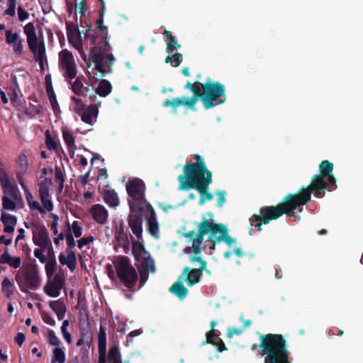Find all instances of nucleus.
Listing matches in <instances>:
<instances>
[{
    "mask_svg": "<svg viewBox=\"0 0 363 363\" xmlns=\"http://www.w3.org/2000/svg\"><path fill=\"white\" fill-rule=\"evenodd\" d=\"M145 189L144 182L138 178L130 179L126 184L127 192L130 197L129 225L138 238V241L133 244V254L137 262L142 285L147 279V273L155 271V262L140 241L143 233L142 211L145 206L150 205L145 199Z\"/></svg>",
    "mask_w": 363,
    "mask_h": 363,
    "instance_id": "nucleus-1",
    "label": "nucleus"
},
{
    "mask_svg": "<svg viewBox=\"0 0 363 363\" xmlns=\"http://www.w3.org/2000/svg\"><path fill=\"white\" fill-rule=\"evenodd\" d=\"M333 164L328 160L323 161L320 164V175L315 176L308 188L303 189L300 194L289 195L285 203L277 206H268L260 210V216L254 215L250 219L252 225L261 230V223L264 224L271 220L277 219L283 213H289L294 211L297 206L306 203L311 199V194L313 190H316L315 196L322 197L324 194V189L327 184L324 180L325 177L328 176V181L330 184H335V179L332 174Z\"/></svg>",
    "mask_w": 363,
    "mask_h": 363,
    "instance_id": "nucleus-2",
    "label": "nucleus"
},
{
    "mask_svg": "<svg viewBox=\"0 0 363 363\" xmlns=\"http://www.w3.org/2000/svg\"><path fill=\"white\" fill-rule=\"evenodd\" d=\"M209 235V240L212 242H225L231 250L226 251L224 254L225 258H229L230 255L234 253L238 257L242 256L243 253L240 247L236 245L235 239L228 235L227 228L223 225L216 224L213 220V214L207 213L203 221L199 225V233H190L188 235L192 240V246L185 249L186 253L194 252L197 255L201 249L204 235Z\"/></svg>",
    "mask_w": 363,
    "mask_h": 363,
    "instance_id": "nucleus-3",
    "label": "nucleus"
},
{
    "mask_svg": "<svg viewBox=\"0 0 363 363\" xmlns=\"http://www.w3.org/2000/svg\"><path fill=\"white\" fill-rule=\"evenodd\" d=\"M196 158V163L192 165L186 164L184 167V175L179 177V189H196L201 194L200 204H203L213 198L211 194L207 192L208 186L212 182L211 173L206 169L203 158L199 155Z\"/></svg>",
    "mask_w": 363,
    "mask_h": 363,
    "instance_id": "nucleus-4",
    "label": "nucleus"
},
{
    "mask_svg": "<svg viewBox=\"0 0 363 363\" xmlns=\"http://www.w3.org/2000/svg\"><path fill=\"white\" fill-rule=\"evenodd\" d=\"M186 87L192 90L196 96L202 97V101L206 108H210L225 101V88L218 82L208 80L204 84L189 83Z\"/></svg>",
    "mask_w": 363,
    "mask_h": 363,
    "instance_id": "nucleus-5",
    "label": "nucleus"
},
{
    "mask_svg": "<svg viewBox=\"0 0 363 363\" xmlns=\"http://www.w3.org/2000/svg\"><path fill=\"white\" fill-rule=\"evenodd\" d=\"M16 281L23 292L28 293L30 290L37 289L41 282L38 267L33 264L25 266L17 272Z\"/></svg>",
    "mask_w": 363,
    "mask_h": 363,
    "instance_id": "nucleus-6",
    "label": "nucleus"
},
{
    "mask_svg": "<svg viewBox=\"0 0 363 363\" xmlns=\"http://www.w3.org/2000/svg\"><path fill=\"white\" fill-rule=\"evenodd\" d=\"M2 190L4 194L2 198V205L4 209L17 211L23 208V201L16 184L3 178Z\"/></svg>",
    "mask_w": 363,
    "mask_h": 363,
    "instance_id": "nucleus-7",
    "label": "nucleus"
},
{
    "mask_svg": "<svg viewBox=\"0 0 363 363\" xmlns=\"http://www.w3.org/2000/svg\"><path fill=\"white\" fill-rule=\"evenodd\" d=\"M59 68L65 79L72 80L77 73L75 59L71 52L67 49L59 52Z\"/></svg>",
    "mask_w": 363,
    "mask_h": 363,
    "instance_id": "nucleus-8",
    "label": "nucleus"
},
{
    "mask_svg": "<svg viewBox=\"0 0 363 363\" xmlns=\"http://www.w3.org/2000/svg\"><path fill=\"white\" fill-rule=\"evenodd\" d=\"M116 269L120 279L129 288L134 286L138 275L135 269L126 258H121L116 263Z\"/></svg>",
    "mask_w": 363,
    "mask_h": 363,
    "instance_id": "nucleus-9",
    "label": "nucleus"
},
{
    "mask_svg": "<svg viewBox=\"0 0 363 363\" xmlns=\"http://www.w3.org/2000/svg\"><path fill=\"white\" fill-rule=\"evenodd\" d=\"M28 45L32 52L34 59L38 62L40 70L45 71L47 65V57L45 53V47L42 36L27 40Z\"/></svg>",
    "mask_w": 363,
    "mask_h": 363,
    "instance_id": "nucleus-10",
    "label": "nucleus"
},
{
    "mask_svg": "<svg viewBox=\"0 0 363 363\" xmlns=\"http://www.w3.org/2000/svg\"><path fill=\"white\" fill-rule=\"evenodd\" d=\"M64 284V278L60 274H56L52 278L47 279L43 286V291L49 297L57 298L60 295Z\"/></svg>",
    "mask_w": 363,
    "mask_h": 363,
    "instance_id": "nucleus-11",
    "label": "nucleus"
},
{
    "mask_svg": "<svg viewBox=\"0 0 363 363\" xmlns=\"http://www.w3.org/2000/svg\"><path fill=\"white\" fill-rule=\"evenodd\" d=\"M33 240L35 245L40 247H47L50 244L48 230L43 226H33L32 228Z\"/></svg>",
    "mask_w": 363,
    "mask_h": 363,
    "instance_id": "nucleus-12",
    "label": "nucleus"
},
{
    "mask_svg": "<svg viewBox=\"0 0 363 363\" xmlns=\"http://www.w3.org/2000/svg\"><path fill=\"white\" fill-rule=\"evenodd\" d=\"M52 169L43 168L42 169V174L44 175V178L40 177L39 182V195L50 194L52 191Z\"/></svg>",
    "mask_w": 363,
    "mask_h": 363,
    "instance_id": "nucleus-13",
    "label": "nucleus"
},
{
    "mask_svg": "<svg viewBox=\"0 0 363 363\" xmlns=\"http://www.w3.org/2000/svg\"><path fill=\"white\" fill-rule=\"evenodd\" d=\"M91 57L94 63L95 69L101 73L99 77L104 76L106 70L104 68V66H108L110 65L113 60L112 56L109 54H106L104 56H101V55H98L95 51H93L91 54Z\"/></svg>",
    "mask_w": 363,
    "mask_h": 363,
    "instance_id": "nucleus-14",
    "label": "nucleus"
},
{
    "mask_svg": "<svg viewBox=\"0 0 363 363\" xmlns=\"http://www.w3.org/2000/svg\"><path fill=\"white\" fill-rule=\"evenodd\" d=\"M6 40L14 53L18 55L21 54L23 50L22 40L16 33L10 30H6Z\"/></svg>",
    "mask_w": 363,
    "mask_h": 363,
    "instance_id": "nucleus-15",
    "label": "nucleus"
},
{
    "mask_svg": "<svg viewBox=\"0 0 363 363\" xmlns=\"http://www.w3.org/2000/svg\"><path fill=\"white\" fill-rule=\"evenodd\" d=\"M98 113V107L96 105H91L85 108L79 115L84 123L92 125L96 121Z\"/></svg>",
    "mask_w": 363,
    "mask_h": 363,
    "instance_id": "nucleus-16",
    "label": "nucleus"
},
{
    "mask_svg": "<svg viewBox=\"0 0 363 363\" xmlns=\"http://www.w3.org/2000/svg\"><path fill=\"white\" fill-rule=\"evenodd\" d=\"M29 167L28 160L25 154H21L16 162V177L19 184L24 182V176L27 173Z\"/></svg>",
    "mask_w": 363,
    "mask_h": 363,
    "instance_id": "nucleus-17",
    "label": "nucleus"
},
{
    "mask_svg": "<svg viewBox=\"0 0 363 363\" xmlns=\"http://www.w3.org/2000/svg\"><path fill=\"white\" fill-rule=\"evenodd\" d=\"M201 274L202 271L200 269L189 270L188 268H185L180 277V280L186 281L189 286H192L199 282Z\"/></svg>",
    "mask_w": 363,
    "mask_h": 363,
    "instance_id": "nucleus-18",
    "label": "nucleus"
},
{
    "mask_svg": "<svg viewBox=\"0 0 363 363\" xmlns=\"http://www.w3.org/2000/svg\"><path fill=\"white\" fill-rule=\"evenodd\" d=\"M144 211H147L150 213V217L147 220V228L150 233L155 237H157L159 234V225L156 218L155 213L151 205L145 206V208L142 211V213Z\"/></svg>",
    "mask_w": 363,
    "mask_h": 363,
    "instance_id": "nucleus-19",
    "label": "nucleus"
},
{
    "mask_svg": "<svg viewBox=\"0 0 363 363\" xmlns=\"http://www.w3.org/2000/svg\"><path fill=\"white\" fill-rule=\"evenodd\" d=\"M59 261L62 265H66L71 271L76 268L77 259L72 250H67L65 253L60 254Z\"/></svg>",
    "mask_w": 363,
    "mask_h": 363,
    "instance_id": "nucleus-20",
    "label": "nucleus"
},
{
    "mask_svg": "<svg viewBox=\"0 0 363 363\" xmlns=\"http://www.w3.org/2000/svg\"><path fill=\"white\" fill-rule=\"evenodd\" d=\"M90 213L93 219L99 223L104 224L108 218V211L101 205H94L91 209Z\"/></svg>",
    "mask_w": 363,
    "mask_h": 363,
    "instance_id": "nucleus-21",
    "label": "nucleus"
},
{
    "mask_svg": "<svg viewBox=\"0 0 363 363\" xmlns=\"http://www.w3.org/2000/svg\"><path fill=\"white\" fill-rule=\"evenodd\" d=\"M62 133L63 140L68 147L69 154L71 157L74 158V150L76 149L74 137L67 128H62Z\"/></svg>",
    "mask_w": 363,
    "mask_h": 363,
    "instance_id": "nucleus-22",
    "label": "nucleus"
},
{
    "mask_svg": "<svg viewBox=\"0 0 363 363\" xmlns=\"http://www.w3.org/2000/svg\"><path fill=\"white\" fill-rule=\"evenodd\" d=\"M1 220L4 224V232L7 233H13L17 222L16 216L3 213L1 214Z\"/></svg>",
    "mask_w": 363,
    "mask_h": 363,
    "instance_id": "nucleus-23",
    "label": "nucleus"
},
{
    "mask_svg": "<svg viewBox=\"0 0 363 363\" xmlns=\"http://www.w3.org/2000/svg\"><path fill=\"white\" fill-rule=\"evenodd\" d=\"M0 262L1 264H8L13 268H18L21 266V259L19 257L11 256L6 250L0 257Z\"/></svg>",
    "mask_w": 363,
    "mask_h": 363,
    "instance_id": "nucleus-24",
    "label": "nucleus"
},
{
    "mask_svg": "<svg viewBox=\"0 0 363 363\" xmlns=\"http://www.w3.org/2000/svg\"><path fill=\"white\" fill-rule=\"evenodd\" d=\"M106 333L101 327L99 333V352L100 354L99 363H106L105 353H106Z\"/></svg>",
    "mask_w": 363,
    "mask_h": 363,
    "instance_id": "nucleus-25",
    "label": "nucleus"
},
{
    "mask_svg": "<svg viewBox=\"0 0 363 363\" xmlns=\"http://www.w3.org/2000/svg\"><path fill=\"white\" fill-rule=\"evenodd\" d=\"M50 306L56 313L59 320L64 318L66 312V308L65 304L60 300L50 301Z\"/></svg>",
    "mask_w": 363,
    "mask_h": 363,
    "instance_id": "nucleus-26",
    "label": "nucleus"
},
{
    "mask_svg": "<svg viewBox=\"0 0 363 363\" xmlns=\"http://www.w3.org/2000/svg\"><path fill=\"white\" fill-rule=\"evenodd\" d=\"M67 234H70L71 235L75 237L76 238H80L82 235V225L77 220L73 221L72 224L67 223Z\"/></svg>",
    "mask_w": 363,
    "mask_h": 363,
    "instance_id": "nucleus-27",
    "label": "nucleus"
},
{
    "mask_svg": "<svg viewBox=\"0 0 363 363\" xmlns=\"http://www.w3.org/2000/svg\"><path fill=\"white\" fill-rule=\"evenodd\" d=\"M171 292L179 298H185L188 294L186 288L180 281L174 283L170 288Z\"/></svg>",
    "mask_w": 363,
    "mask_h": 363,
    "instance_id": "nucleus-28",
    "label": "nucleus"
},
{
    "mask_svg": "<svg viewBox=\"0 0 363 363\" xmlns=\"http://www.w3.org/2000/svg\"><path fill=\"white\" fill-rule=\"evenodd\" d=\"M16 290L13 282L9 278L6 277L1 283V291L6 297H11Z\"/></svg>",
    "mask_w": 363,
    "mask_h": 363,
    "instance_id": "nucleus-29",
    "label": "nucleus"
},
{
    "mask_svg": "<svg viewBox=\"0 0 363 363\" xmlns=\"http://www.w3.org/2000/svg\"><path fill=\"white\" fill-rule=\"evenodd\" d=\"M111 91V85L107 80H101L98 87L96 88V92L101 96L105 97L108 95Z\"/></svg>",
    "mask_w": 363,
    "mask_h": 363,
    "instance_id": "nucleus-30",
    "label": "nucleus"
},
{
    "mask_svg": "<svg viewBox=\"0 0 363 363\" xmlns=\"http://www.w3.org/2000/svg\"><path fill=\"white\" fill-rule=\"evenodd\" d=\"M45 264V269L47 279L52 278L53 274L56 269V264H57V262L54 257V255L49 257L48 259L46 260Z\"/></svg>",
    "mask_w": 363,
    "mask_h": 363,
    "instance_id": "nucleus-31",
    "label": "nucleus"
},
{
    "mask_svg": "<svg viewBox=\"0 0 363 363\" xmlns=\"http://www.w3.org/2000/svg\"><path fill=\"white\" fill-rule=\"evenodd\" d=\"M108 363H122L121 356L118 346H114L109 350Z\"/></svg>",
    "mask_w": 363,
    "mask_h": 363,
    "instance_id": "nucleus-32",
    "label": "nucleus"
},
{
    "mask_svg": "<svg viewBox=\"0 0 363 363\" xmlns=\"http://www.w3.org/2000/svg\"><path fill=\"white\" fill-rule=\"evenodd\" d=\"M164 35L168 39V42L167 43V52L171 53L180 48V45L177 43V42H176L174 38L169 31L166 30L164 32Z\"/></svg>",
    "mask_w": 363,
    "mask_h": 363,
    "instance_id": "nucleus-33",
    "label": "nucleus"
},
{
    "mask_svg": "<svg viewBox=\"0 0 363 363\" xmlns=\"http://www.w3.org/2000/svg\"><path fill=\"white\" fill-rule=\"evenodd\" d=\"M71 108L77 114H79L84 108L85 106L82 99L77 96H72Z\"/></svg>",
    "mask_w": 363,
    "mask_h": 363,
    "instance_id": "nucleus-34",
    "label": "nucleus"
},
{
    "mask_svg": "<svg viewBox=\"0 0 363 363\" xmlns=\"http://www.w3.org/2000/svg\"><path fill=\"white\" fill-rule=\"evenodd\" d=\"M104 199L112 207L117 206L119 203L118 196L114 191H106L104 194Z\"/></svg>",
    "mask_w": 363,
    "mask_h": 363,
    "instance_id": "nucleus-35",
    "label": "nucleus"
},
{
    "mask_svg": "<svg viewBox=\"0 0 363 363\" xmlns=\"http://www.w3.org/2000/svg\"><path fill=\"white\" fill-rule=\"evenodd\" d=\"M65 362V353L60 347H55L53 350L52 363H64Z\"/></svg>",
    "mask_w": 363,
    "mask_h": 363,
    "instance_id": "nucleus-36",
    "label": "nucleus"
},
{
    "mask_svg": "<svg viewBox=\"0 0 363 363\" xmlns=\"http://www.w3.org/2000/svg\"><path fill=\"white\" fill-rule=\"evenodd\" d=\"M40 201L44 208V213L51 211L53 209V203L50 199V194L39 195Z\"/></svg>",
    "mask_w": 363,
    "mask_h": 363,
    "instance_id": "nucleus-37",
    "label": "nucleus"
},
{
    "mask_svg": "<svg viewBox=\"0 0 363 363\" xmlns=\"http://www.w3.org/2000/svg\"><path fill=\"white\" fill-rule=\"evenodd\" d=\"M24 33L26 35L27 40L38 37L35 33V26L32 23H28L25 26Z\"/></svg>",
    "mask_w": 363,
    "mask_h": 363,
    "instance_id": "nucleus-38",
    "label": "nucleus"
},
{
    "mask_svg": "<svg viewBox=\"0 0 363 363\" xmlns=\"http://www.w3.org/2000/svg\"><path fill=\"white\" fill-rule=\"evenodd\" d=\"M182 61V55L175 53L172 56H167L165 59L167 63H171L174 67H178Z\"/></svg>",
    "mask_w": 363,
    "mask_h": 363,
    "instance_id": "nucleus-39",
    "label": "nucleus"
},
{
    "mask_svg": "<svg viewBox=\"0 0 363 363\" xmlns=\"http://www.w3.org/2000/svg\"><path fill=\"white\" fill-rule=\"evenodd\" d=\"M46 247H40L35 249L33 254L34 256L38 259L41 263H45L48 258L45 255V249Z\"/></svg>",
    "mask_w": 363,
    "mask_h": 363,
    "instance_id": "nucleus-40",
    "label": "nucleus"
},
{
    "mask_svg": "<svg viewBox=\"0 0 363 363\" xmlns=\"http://www.w3.org/2000/svg\"><path fill=\"white\" fill-rule=\"evenodd\" d=\"M199 97V96H196V95H194V97H191V98L182 97V98H181L182 105H184V106H186L193 108V107L195 105L196 102L197 101Z\"/></svg>",
    "mask_w": 363,
    "mask_h": 363,
    "instance_id": "nucleus-41",
    "label": "nucleus"
},
{
    "mask_svg": "<svg viewBox=\"0 0 363 363\" xmlns=\"http://www.w3.org/2000/svg\"><path fill=\"white\" fill-rule=\"evenodd\" d=\"M19 184L21 185V186L22 187V189L24 191L25 197L27 201L28 205L30 204V203L35 200L31 192L29 191V189L26 186L25 182H21V184Z\"/></svg>",
    "mask_w": 363,
    "mask_h": 363,
    "instance_id": "nucleus-42",
    "label": "nucleus"
},
{
    "mask_svg": "<svg viewBox=\"0 0 363 363\" xmlns=\"http://www.w3.org/2000/svg\"><path fill=\"white\" fill-rule=\"evenodd\" d=\"M71 85L72 89L75 94H80L82 93L83 84L79 79H76Z\"/></svg>",
    "mask_w": 363,
    "mask_h": 363,
    "instance_id": "nucleus-43",
    "label": "nucleus"
},
{
    "mask_svg": "<svg viewBox=\"0 0 363 363\" xmlns=\"http://www.w3.org/2000/svg\"><path fill=\"white\" fill-rule=\"evenodd\" d=\"M48 342L52 345H58L60 344V340L53 330H50L48 331Z\"/></svg>",
    "mask_w": 363,
    "mask_h": 363,
    "instance_id": "nucleus-44",
    "label": "nucleus"
},
{
    "mask_svg": "<svg viewBox=\"0 0 363 363\" xmlns=\"http://www.w3.org/2000/svg\"><path fill=\"white\" fill-rule=\"evenodd\" d=\"M94 241V238L92 236H89L86 238H82L77 241V245L79 249H82L84 246L88 245L89 243Z\"/></svg>",
    "mask_w": 363,
    "mask_h": 363,
    "instance_id": "nucleus-45",
    "label": "nucleus"
},
{
    "mask_svg": "<svg viewBox=\"0 0 363 363\" xmlns=\"http://www.w3.org/2000/svg\"><path fill=\"white\" fill-rule=\"evenodd\" d=\"M211 325L212 327V330L206 334L207 342H209V343H212L213 339L214 337H217V336L214 333V330H213L214 327L216 326V325H217V322L211 321Z\"/></svg>",
    "mask_w": 363,
    "mask_h": 363,
    "instance_id": "nucleus-46",
    "label": "nucleus"
},
{
    "mask_svg": "<svg viewBox=\"0 0 363 363\" xmlns=\"http://www.w3.org/2000/svg\"><path fill=\"white\" fill-rule=\"evenodd\" d=\"M28 206L33 211L35 210L40 213H44V208H43L40 204L35 200L33 201Z\"/></svg>",
    "mask_w": 363,
    "mask_h": 363,
    "instance_id": "nucleus-47",
    "label": "nucleus"
},
{
    "mask_svg": "<svg viewBox=\"0 0 363 363\" xmlns=\"http://www.w3.org/2000/svg\"><path fill=\"white\" fill-rule=\"evenodd\" d=\"M74 236L71 235L70 234L66 233V242L68 247L67 250H72L74 247L75 246V240H74Z\"/></svg>",
    "mask_w": 363,
    "mask_h": 363,
    "instance_id": "nucleus-48",
    "label": "nucleus"
},
{
    "mask_svg": "<svg viewBox=\"0 0 363 363\" xmlns=\"http://www.w3.org/2000/svg\"><path fill=\"white\" fill-rule=\"evenodd\" d=\"M141 334V331L140 330H133L132 332H130L127 337H126V343H125V345L126 346H128L131 342H132V339L133 337H136L139 335Z\"/></svg>",
    "mask_w": 363,
    "mask_h": 363,
    "instance_id": "nucleus-49",
    "label": "nucleus"
},
{
    "mask_svg": "<svg viewBox=\"0 0 363 363\" xmlns=\"http://www.w3.org/2000/svg\"><path fill=\"white\" fill-rule=\"evenodd\" d=\"M18 19L21 21H26L28 18V13L21 6L18 8Z\"/></svg>",
    "mask_w": 363,
    "mask_h": 363,
    "instance_id": "nucleus-50",
    "label": "nucleus"
},
{
    "mask_svg": "<svg viewBox=\"0 0 363 363\" xmlns=\"http://www.w3.org/2000/svg\"><path fill=\"white\" fill-rule=\"evenodd\" d=\"M182 105L181 99H174L172 101H167L164 104V106L167 107L169 106H173L174 108L179 106Z\"/></svg>",
    "mask_w": 363,
    "mask_h": 363,
    "instance_id": "nucleus-51",
    "label": "nucleus"
},
{
    "mask_svg": "<svg viewBox=\"0 0 363 363\" xmlns=\"http://www.w3.org/2000/svg\"><path fill=\"white\" fill-rule=\"evenodd\" d=\"M42 318L43 320V321L48 324V325H54L55 324V320L52 318V317L48 314V313H42Z\"/></svg>",
    "mask_w": 363,
    "mask_h": 363,
    "instance_id": "nucleus-52",
    "label": "nucleus"
},
{
    "mask_svg": "<svg viewBox=\"0 0 363 363\" xmlns=\"http://www.w3.org/2000/svg\"><path fill=\"white\" fill-rule=\"evenodd\" d=\"M54 235L56 237L54 238L53 242L56 245H58L66 238V234H64L63 233H57V234Z\"/></svg>",
    "mask_w": 363,
    "mask_h": 363,
    "instance_id": "nucleus-53",
    "label": "nucleus"
},
{
    "mask_svg": "<svg viewBox=\"0 0 363 363\" xmlns=\"http://www.w3.org/2000/svg\"><path fill=\"white\" fill-rule=\"evenodd\" d=\"M225 195H226V193L224 191H218L217 193V196H218V203L219 206H222L223 203H225Z\"/></svg>",
    "mask_w": 363,
    "mask_h": 363,
    "instance_id": "nucleus-54",
    "label": "nucleus"
},
{
    "mask_svg": "<svg viewBox=\"0 0 363 363\" xmlns=\"http://www.w3.org/2000/svg\"><path fill=\"white\" fill-rule=\"evenodd\" d=\"M45 143L49 150H55L57 147V144L55 141H53L50 137L46 138Z\"/></svg>",
    "mask_w": 363,
    "mask_h": 363,
    "instance_id": "nucleus-55",
    "label": "nucleus"
},
{
    "mask_svg": "<svg viewBox=\"0 0 363 363\" xmlns=\"http://www.w3.org/2000/svg\"><path fill=\"white\" fill-rule=\"evenodd\" d=\"M25 340H26V337H25L24 334L22 333H18L15 338L16 343L19 346L22 345V344L24 342Z\"/></svg>",
    "mask_w": 363,
    "mask_h": 363,
    "instance_id": "nucleus-56",
    "label": "nucleus"
},
{
    "mask_svg": "<svg viewBox=\"0 0 363 363\" xmlns=\"http://www.w3.org/2000/svg\"><path fill=\"white\" fill-rule=\"evenodd\" d=\"M62 335L65 340V341L68 344H71L72 342V337L70 333L68 332L67 329H61Z\"/></svg>",
    "mask_w": 363,
    "mask_h": 363,
    "instance_id": "nucleus-57",
    "label": "nucleus"
},
{
    "mask_svg": "<svg viewBox=\"0 0 363 363\" xmlns=\"http://www.w3.org/2000/svg\"><path fill=\"white\" fill-rule=\"evenodd\" d=\"M74 160L78 161L83 167H86L88 164V161L84 155H77Z\"/></svg>",
    "mask_w": 363,
    "mask_h": 363,
    "instance_id": "nucleus-58",
    "label": "nucleus"
},
{
    "mask_svg": "<svg viewBox=\"0 0 363 363\" xmlns=\"http://www.w3.org/2000/svg\"><path fill=\"white\" fill-rule=\"evenodd\" d=\"M6 13L11 16H14L16 13V6H9Z\"/></svg>",
    "mask_w": 363,
    "mask_h": 363,
    "instance_id": "nucleus-59",
    "label": "nucleus"
},
{
    "mask_svg": "<svg viewBox=\"0 0 363 363\" xmlns=\"http://www.w3.org/2000/svg\"><path fill=\"white\" fill-rule=\"evenodd\" d=\"M3 178H5L6 179V180L8 182H11L9 179V177L7 176V174H6V172H4V169H2L1 168H0V182H1V186H2V179Z\"/></svg>",
    "mask_w": 363,
    "mask_h": 363,
    "instance_id": "nucleus-60",
    "label": "nucleus"
},
{
    "mask_svg": "<svg viewBox=\"0 0 363 363\" xmlns=\"http://www.w3.org/2000/svg\"><path fill=\"white\" fill-rule=\"evenodd\" d=\"M50 228L53 234H57V233H60L58 230V223H51Z\"/></svg>",
    "mask_w": 363,
    "mask_h": 363,
    "instance_id": "nucleus-61",
    "label": "nucleus"
},
{
    "mask_svg": "<svg viewBox=\"0 0 363 363\" xmlns=\"http://www.w3.org/2000/svg\"><path fill=\"white\" fill-rule=\"evenodd\" d=\"M50 101L53 109H57L58 104L56 99L54 97L52 94L50 96Z\"/></svg>",
    "mask_w": 363,
    "mask_h": 363,
    "instance_id": "nucleus-62",
    "label": "nucleus"
},
{
    "mask_svg": "<svg viewBox=\"0 0 363 363\" xmlns=\"http://www.w3.org/2000/svg\"><path fill=\"white\" fill-rule=\"evenodd\" d=\"M0 242L4 243L6 245H8L11 242V238H6L4 236H0Z\"/></svg>",
    "mask_w": 363,
    "mask_h": 363,
    "instance_id": "nucleus-63",
    "label": "nucleus"
},
{
    "mask_svg": "<svg viewBox=\"0 0 363 363\" xmlns=\"http://www.w3.org/2000/svg\"><path fill=\"white\" fill-rule=\"evenodd\" d=\"M10 99L13 104H14V105L17 104L18 94L15 91H13L10 96Z\"/></svg>",
    "mask_w": 363,
    "mask_h": 363,
    "instance_id": "nucleus-64",
    "label": "nucleus"
}]
</instances>
